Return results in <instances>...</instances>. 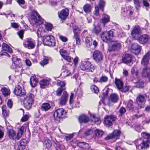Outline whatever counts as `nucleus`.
<instances>
[{"label": "nucleus", "instance_id": "32", "mask_svg": "<svg viewBox=\"0 0 150 150\" xmlns=\"http://www.w3.org/2000/svg\"><path fill=\"white\" fill-rule=\"evenodd\" d=\"M73 142H74L75 144H77V145L79 146L80 148H82L85 142H78L76 139H74L70 142V144L72 146H74V144L73 143Z\"/></svg>", "mask_w": 150, "mask_h": 150}, {"label": "nucleus", "instance_id": "3", "mask_svg": "<svg viewBox=\"0 0 150 150\" xmlns=\"http://www.w3.org/2000/svg\"><path fill=\"white\" fill-rule=\"evenodd\" d=\"M43 43L45 45L54 46L55 45V41L53 36L46 35L43 37Z\"/></svg>", "mask_w": 150, "mask_h": 150}, {"label": "nucleus", "instance_id": "13", "mask_svg": "<svg viewBox=\"0 0 150 150\" xmlns=\"http://www.w3.org/2000/svg\"><path fill=\"white\" fill-rule=\"evenodd\" d=\"M14 94L17 96H21L25 94V92L22 88L19 85H17L13 91Z\"/></svg>", "mask_w": 150, "mask_h": 150}, {"label": "nucleus", "instance_id": "63", "mask_svg": "<svg viewBox=\"0 0 150 150\" xmlns=\"http://www.w3.org/2000/svg\"><path fill=\"white\" fill-rule=\"evenodd\" d=\"M27 142L25 139H22L20 141V144L25 146L27 144Z\"/></svg>", "mask_w": 150, "mask_h": 150}, {"label": "nucleus", "instance_id": "25", "mask_svg": "<svg viewBox=\"0 0 150 150\" xmlns=\"http://www.w3.org/2000/svg\"><path fill=\"white\" fill-rule=\"evenodd\" d=\"M68 98V95L66 91H64L63 93V95L60 99L59 103L60 105H64L67 101Z\"/></svg>", "mask_w": 150, "mask_h": 150}, {"label": "nucleus", "instance_id": "58", "mask_svg": "<svg viewBox=\"0 0 150 150\" xmlns=\"http://www.w3.org/2000/svg\"><path fill=\"white\" fill-rule=\"evenodd\" d=\"M59 52L62 57L67 54V51L64 49H61L59 51Z\"/></svg>", "mask_w": 150, "mask_h": 150}, {"label": "nucleus", "instance_id": "30", "mask_svg": "<svg viewBox=\"0 0 150 150\" xmlns=\"http://www.w3.org/2000/svg\"><path fill=\"white\" fill-rule=\"evenodd\" d=\"M115 83L117 89L120 90L121 88L123 87V83L120 79L115 78Z\"/></svg>", "mask_w": 150, "mask_h": 150}, {"label": "nucleus", "instance_id": "12", "mask_svg": "<svg viewBox=\"0 0 150 150\" xmlns=\"http://www.w3.org/2000/svg\"><path fill=\"white\" fill-rule=\"evenodd\" d=\"M120 134V132L117 130H114L112 134H109L107 137L105 138L106 140H108L110 139H112L116 140L118 138Z\"/></svg>", "mask_w": 150, "mask_h": 150}, {"label": "nucleus", "instance_id": "50", "mask_svg": "<svg viewBox=\"0 0 150 150\" xmlns=\"http://www.w3.org/2000/svg\"><path fill=\"white\" fill-rule=\"evenodd\" d=\"M91 91L95 93H97L99 92L98 88L95 85H92L91 87Z\"/></svg>", "mask_w": 150, "mask_h": 150}, {"label": "nucleus", "instance_id": "39", "mask_svg": "<svg viewBox=\"0 0 150 150\" xmlns=\"http://www.w3.org/2000/svg\"><path fill=\"white\" fill-rule=\"evenodd\" d=\"M91 119L92 121L96 123L97 125L101 123V121L99 118L97 117L94 115H91Z\"/></svg>", "mask_w": 150, "mask_h": 150}, {"label": "nucleus", "instance_id": "23", "mask_svg": "<svg viewBox=\"0 0 150 150\" xmlns=\"http://www.w3.org/2000/svg\"><path fill=\"white\" fill-rule=\"evenodd\" d=\"M149 38V36L146 34H144L141 35L139 38L138 41L140 43L145 44L148 41Z\"/></svg>", "mask_w": 150, "mask_h": 150}, {"label": "nucleus", "instance_id": "6", "mask_svg": "<svg viewBox=\"0 0 150 150\" xmlns=\"http://www.w3.org/2000/svg\"><path fill=\"white\" fill-rule=\"evenodd\" d=\"M34 96L30 94L25 98L24 105L25 107L27 109H30L34 101Z\"/></svg>", "mask_w": 150, "mask_h": 150}, {"label": "nucleus", "instance_id": "48", "mask_svg": "<svg viewBox=\"0 0 150 150\" xmlns=\"http://www.w3.org/2000/svg\"><path fill=\"white\" fill-rule=\"evenodd\" d=\"M74 38L76 40V44L78 45H80L81 44V41L80 39L79 34L74 35Z\"/></svg>", "mask_w": 150, "mask_h": 150}, {"label": "nucleus", "instance_id": "53", "mask_svg": "<svg viewBox=\"0 0 150 150\" xmlns=\"http://www.w3.org/2000/svg\"><path fill=\"white\" fill-rule=\"evenodd\" d=\"M93 133V131L91 129H88V130H86L84 132V135L85 136H89Z\"/></svg>", "mask_w": 150, "mask_h": 150}, {"label": "nucleus", "instance_id": "42", "mask_svg": "<svg viewBox=\"0 0 150 150\" xmlns=\"http://www.w3.org/2000/svg\"><path fill=\"white\" fill-rule=\"evenodd\" d=\"M6 106L5 105L3 106L2 107V114L4 117H6L8 116L9 111L6 109Z\"/></svg>", "mask_w": 150, "mask_h": 150}, {"label": "nucleus", "instance_id": "43", "mask_svg": "<svg viewBox=\"0 0 150 150\" xmlns=\"http://www.w3.org/2000/svg\"><path fill=\"white\" fill-rule=\"evenodd\" d=\"M91 39L90 36L86 37L85 39V43L86 46L89 47L92 44L91 42Z\"/></svg>", "mask_w": 150, "mask_h": 150}, {"label": "nucleus", "instance_id": "17", "mask_svg": "<svg viewBox=\"0 0 150 150\" xmlns=\"http://www.w3.org/2000/svg\"><path fill=\"white\" fill-rule=\"evenodd\" d=\"M69 13V11L68 9H63L60 12H58L59 17L61 19L64 20L68 16Z\"/></svg>", "mask_w": 150, "mask_h": 150}, {"label": "nucleus", "instance_id": "60", "mask_svg": "<svg viewBox=\"0 0 150 150\" xmlns=\"http://www.w3.org/2000/svg\"><path fill=\"white\" fill-rule=\"evenodd\" d=\"M65 60L67 61V62H71V57L68 55L67 54V55L64 56L63 57Z\"/></svg>", "mask_w": 150, "mask_h": 150}, {"label": "nucleus", "instance_id": "10", "mask_svg": "<svg viewBox=\"0 0 150 150\" xmlns=\"http://www.w3.org/2000/svg\"><path fill=\"white\" fill-rule=\"evenodd\" d=\"M33 15L31 16L32 20H33L35 23L42 24L43 23L44 19H43L36 11H34L32 13Z\"/></svg>", "mask_w": 150, "mask_h": 150}, {"label": "nucleus", "instance_id": "51", "mask_svg": "<svg viewBox=\"0 0 150 150\" xmlns=\"http://www.w3.org/2000/svg\"><path fill=\"white\" fill-rule=\"evenodd\" d=\"M134 3L135 5V7L137 10H139L140 8V4L138 0H134Z\"/></svg>", "mask_w": 150, "mask_h": 150}, {"label": "nucleus", "instance_id": "2", "mask_svg": "<svg viewBox=\"0 0 150 150\" xmlns=\"http://www.w3.org/2000/svg\"><path fill=\"white\" fill-rule=\"evenodd\" d=\"M80 67L82 70L87 72H93L95 69L94 66L88 61H82Z\"/></svg>", "mask_w": 150, "mask_h": 150}, {"label": "nucleus", "instance_id": "18", "mask_svg": "<svg viewBox=\"0 0 150 150\" xmlns=\"http://www.w3.org/2000/svg\"><path fill=\"white\" fill-rule=\"evenodd\" d=\"M131 49L132 52L137 54L140 52L141 47L137 43H134L132 45Z\"/></svg>", "mask_w": 150, "mask_h": 150}, {"label": "nucleus", "instance_id": "26", "mask_svg": "<svg viewBox=\"0 0 150 150\" xmlns=\"http://www.w3.org/2000/svg\"><path fill=\"white\" fill-rule=\"evenodd\" d=\"M141 33V29L138 26H135L131 32V35L133 37H135L136 35H139Z\"/></svg>", "mask_w": 150, "mask_h": 150}, {"label": "nucleus", "instance_id": "20", "mask_svg": "<svg viewBox=\"0 0 150 150\" xmlns=\"http://www.w3.org/2000/svg\"><path fill=\"white\" fill-rule=\"evenodd\" d=\"M8 130V134L9 138L12 139H14L16 138V133L12 129L11 127H9L8 128V127L7 128Z\"/></svg>", "mask_w": 150, "mask_h": 150}, {"label": "nucleus", "instance_id": "41", "mask_svg": "<svg viewBox=\"0 0 150 150\" xmlns=\"http://www.w3.org/2000/svg\"><path fill=\"white\" fill-rule=\"evenodd\" d=\"M92 7L91 6L88 4H86L83 7V10L86 13L90 12Z\"/></svg>", "mask_w": 150, "mask_h": 150}, {"label": "nucleus", "instance_id": "61", "mask_svg": "<svg viewBox=\"0 0 150 150\" xmlns=\"http://www.w3.org/2000/svg\"><path fill=\"white\" fill-rule=\"evenodd\" d=\"M127 12L128 16H131L133 14V11L129 7L127 8Z\"/></svg>", "mask_w": 150, "mask_h": 150}, {"label": "nucleus", "instance_id": "37", "mask_svg": "<svg viewBox=\"0 0 150 150\" xmlns=\"http://www.w3.org/2000/svg\"><path fill=\"white\" fill-rule=\"evenodd\" d=\"M110 21L109 16L107 15L104 14L103 15L102 22L104 26L105 24Z\"/></svg>", "mask_w": 150, "mask_h": 150}, {"label": "nucleus", "instance_id": "46", "mask_svg": "<svg viewBox=\"0 0 150 150\" xmlns=\"http://www.w3.org/2000/svg\"><path fill=\"white\" fill-rule=\"evenodd\" d=\"M121 15L124 18H126L128 16L127 8L122 9Z\"/></svg>", "mask_w": 150, "mask_h": 150}, {"label": "nucleus", "instance_id": "21", "mask_svg": "<svg viewBox=\"0 0 150 150\" xmlns=\"http://www.w3.org/2000/svg\"><path fill=\"white\" fill-rule=\"evenodd\" d=\"M138 71L136 68H133L131 70V74L132 76L136 79V81H135L132 80L133 82L135 83H137L139 82V79H138Z\"/></svg>", "mask_w": 150, "mask_h": 150}, {"label": "nucleus", "instance_id": "14", "mask_svg": "<svg viewBox=\"0 0 150 150\" xmlns=\"http://www.w3.org/2000/svg\"><path fill=\"white\" fill-rule=\"evenodd\" d=\"M150 58V52L149 51L143 56L141 61L142 65L146 66L149 63Z\"/></svg>", "mask_w": 150, "mask_h": 150}, {"label": "nucleus", "instance_id": "38", "mask_svg": "<svg viewBox=\"0 0 150 150\" xmlns=\"http://www.w3.org/2000/svg\"><path fill=\"white\" fill-rule=\"evenodd\" d=\"M51 106L48 103H43L41 105V109L42 110L45 111H47L50 109Z\"/></svg>", "mask_w": 150, "mask_h": 150}, {"label": "nucleus", "instance_id": "31", "mask_svg": "<svg viewBox=\"0 0 150 150\" xmlns=\"http://www.w3.org/2000/svg\"><path fill=\"white\" fill-rule=\"evenodd\" d=\"M142 76L144 77H148L149 78L150 77V69L144 68L143 69L142 72Z\"/></svg>", "mask_w": 150, "mask_h": 150}, {"label": "nucleus", "instance_id": "1", "mask_svg": "<svg viewBox=\"0 0 150 150\" xmlns=\"http://www.w3.org/2000/svg\"><path fill=\"white\" fill-rule=\"evenodd\" d=\"M141 135L144 137L142 140L141 139H139L135 142L136 148L139 150L145 149L149 146H150V134L143 132L141 133Z\"/></svg>", "mask_w": 150, "mask_h": 150}, {"label": "nucleus", "instance_id": "64", "mask_svg": "<svg viewBox=\"0 0 150 150\" xmlns=\"http://www.w3.org/2000/svg\"><path fill=\"white\" fill-rule=\"evenodd\" d=\"M29 118V116L27 115H24L22 118L21 120L22 122H25L27 121Z\"/></svg>", "mask_w": 150, "mask_h": 150}, {"label": "nucleus", "instance_id": "62", "mask_svg": "<svg viewBox=\"0 0 150 150\" xmlns=\"http://www.w3.org/2000/svg\"><path fill=\"white\" fill-rule=\"evenodd\" d=\"M73 136L74 135L73 134H68L65 137V139L67 141L69 140L73 137Z\"/></svg>", "mask_w": 150, "mask_h": 150}, {"label": "nucleus", "instance_id": "45", "mask_svg": "<svg viewBox=\"0 0 150 150\" xmlns=\"http://www.w3.org/2000/svg\"><path fill=\"white\" fill-rule=\"evenodd\" d=\"M73 30L74 33V35L79 34L80 32L78 27L76 25L74 26L73 27Z\"/></svg>", "mask_w": 150, "mask_h": 150}, {"label": "nucleus", "instance_id": "27", "mask_svg": "<svg viewBox=\"0 0 150 150\" xmlns=\"http://www.w3.org/2000/svg\"><path fill=\"white\" fill-rule=\"evenodd\" d=\"M38 81L37 78L35 76H31L30 78V83L32 87H35L38 83Z\"/></svg>", "mask_w": 150, "mask_h": 150}, {"label": "nucleus", "instance_id": "24", "mask_svg": "<svg viewBox=\"0 0 150 150\" xmlns=\"http://www.w3.org/2000/svg\"><path fill=\"white\" fill-rule=\"evenodd\" d=\"M79 120L80 123H85L89 121V118L88 116L85 114H82L79 116Z\"/></svg>", "mask_w": 150, "mask_h": 150}, {"label": "nucleus", "instance_id": "47", "mask_svg": "<svg viewBox=\"0 0 150 150\" xmlns=\"http://www.w3.org/2000/svg\"><path fill=\"white\" fill-rule=\"evenodd\" d=\"M105 5V2L103 0H100L98 3V6L102 11Z\"/></svg>", "mask_w": 150, "mask_h": 150}, {"label": "nucleus", "instance_id": "34", "mask_svg": "<svg viewBox=\"0 0 150 150\" xmlns=\"http://www.w3.org/2000/svg\"><path fill=\"white\" fill-rule=\"evenodd\" d=\"M43 59L40 62V64L42 66H44L47 64L49 62V61L50 59V57L45 56H43Z\"/></svg>", "mask_w": 150, "mask_h": 150}, {"label": "nucleus", "instance_id": "40", "mask_svg": "<svg viewBox=\"0 0 150 150\" xmlns=\"http://www.w3.org/2000/svg\"><path fill=\"white\" fill-rule=\"evenodd\" d=\"M1 91L3 95L5 96H7L10 94V90L7 88L5 87L2 88Z\"/></svg>", "mask_w": 150, "mask_h": 150}, {"label": "nucleus", "instance_id": "56", "mask_svg": "<svg viewBox=\"0 0 150 150\" xmlns=\"http://www.w3.org/2000/svg\"><path fill=\"white\" fill-rule=\"evenodd\" d=\"M42 28H38V30L37 31V34L38 37H42Z\"/></svg>", "mask_w": 150, "mask_h": 150}, {"label": "nucleus", "instance_id": "54", "mask_svg": "<svg viewBox=\"0 0 150 150\" xmlns=\"http://www.w3.org/2000/svg\"><path fill=\"white\" fill-rule=\"evenodd\" d=\"M108 79L107 77L105 76H102L100 78V81H99L100 82H106Z\"/></svg>", "mask_w": 150, "mask_h": 150}, {"label": "nucleus", "instance_id": "22", "mask_svg": "<svg viewBox=\"0 0 150 150\" xmlns=\"http://www.w3.org/2000/svg\"><path fill=\"white\" fill-rule=\"evenodd\" d=\"M12 61L16 67H21L22 65L21 60L16 57H12Z\"/></svg>", "mask_w": 150, "mask_h": 150}, {"label": "nucleus", "instance_id": "49", "mask_svg": "<svg viewBox=\"0 0 150 150\" xmlns=\"http://www.w3.org/2000/svg\"><path fill=\"white\" fill-rule=\"evenodd\" d=\"M126 111V109L125 108L122 107H121L120 108L119 111V112L120 113L119 116H122L125 113Z\"/></svg>", "mask_w": 150, "mask_h": 150}, {"label": "nucleus", "instance_id": "44", "mask_svg": "<svg viewBox=\"0 0 150 150\" xmlns=\"http://www.w3.org/2000/svg\"><path fill=\"white\" fill-rule=\"evenodd\" d=\"M101 29L100 27L98 25L97 26H94V28L93 30V32L96 35H98L99 33L100 32Z\"/></svg>", "mask_w": 150, "mask_h": 150}, {"label": "nucleus", "instance_id": "7", "mask_svg": "<svg viewBox=\"0 0 150 150\" xmlns=\"http://www.w3.org/2000/svg\"><path fill=\"white\" fill-rule=\"evenodd\" d=\"M117 117L114 115H106L104 118V124L106 126L110 127L112 125V122L117 120Z\"/></svg>", "mask_w": 150, "mask_h": 150}, {"label": "nucleus", "instance_id": "5", "mask_svg": "<svg viewBox=\"0 0 150 150\" xmlns=\"http://www.w3.org/2000/svg\"><path fill=\"white\" fill-rule=\"evenodd\" d=\"M67 112V111L63 108L57 109L54 114V120L59 121L60 119L65 116Z\"/></svg>", "mask_w": 150, "mask_h": 150}, {"label": "nucleus", "instance_id": "36", "mask_svg": "<svg viewBox=\"0 0 150 150\" xmlns=\"http://www.w3.org/2000/svg\"><path fill=\"white\" fill-rule=\"evenodd\" d=\"M103 131L98 129L96 130L95 131V134L93 135V137L95 139H98V138L101 137L103 135Z\"/></svg>", "mask_w": 150, "mask_h": 150}, {"label": "nucleus", "instance_id": "11", "mask_svg": "<svg viewBox=\"0 0 150 150\" xmlns=\"http://www.w3.org/2000/svg\"><path fill=\"white\" fill-rule=\"evenodd\" d=\"M93 59L97 63H99L103 60V55L100 51L96 50L94 51L93 53Z\"/></svg>", "mask_w": 150, "mask_h": 150}, {"label": "nucleus", "instance_id": "33", "mask_svg": "<svg viewBox=\"0 0 150 150\" xmlns=\"http://www.w3.org/2000/svg\"><path fill=\"white\" fill-rule=\"evenodd\" d=\"M25 127L23 126L19 129L16 136V139L19 140L22 137L24 133Z\"/></svg>", "mask_w": 150, "mask_h": 150}, {"label": "nucleus", "instance_id": "9", "mask_svg": "<svg viewBox=\"0 0 150 150\" xmlns=\"http://www.w3.org/2000/svg\"><path fill=\"white\" fill-rule=\"evenodd\" d=\"M35 42L31 38H27L23 42V45L25 47L29 49H33L35 47Z\"/></svg>", "mask_w": 150, "mask_h": 150}, {"label": "nucleus", "instance_id": "16", "mask_svg": "<svg viewBox=\"0 0 150 150\" xmlns=\"http://www.w3.org/2000/svg\"><path fill=\"white\" fill-rule=\"evenodd\" d=\"M136 101L138 106L141 108L144 107L145 100L144 96L139 95L136 99Z\"/></svg>", "mask_w": 150, "mask_h": 150}, {"label": "nucleus", "instance_id": "4", "mask_svg": "<svg viewBox=\"0 0 150 150\" xmlns=\"http://www.w3.org/2000/svg\"><path fill=\"white\" fill-rule=\"evenodd\" d=\"M115 32L112 30L107 32H103L100 35L103 41L107 42L110 40L114 37Z\"/></svg>", "mask_w": 150, "mask_h": 150}, {"label": "nucleus", "instance_id": "35", "mask_svg": "<svg viewBox=\"0 0 150 150\" xmlns=\"http://www.w3.org/2000/svg\"><path fill=\"white\" fill-rule=\"evenodd\" d=\"M2 48L3 51H7L10 53H11L13 52L11 48L5 43H3Z\"/></svg>", "mask_w": 150, "mask_h": 150}, {"label": "nucleus", "instance_id": "19", "mask_svg": "<svg viewBox=\"0 0 150 150\" xmlns=\"http://www.w3.org/2000/svg\"><path fill=\"white\" fill-rule=\"evenodd\" d=\"M123 63L128 64L131 63L132 60V56L129 54H126L123 55L122 59Z\"/></svg>", "mask_w": 150, "mask_h": 150}, {"label": "nucleus", "instance_id": "8", "mask_svg": "<svg viewBox=\"0 0 150 150\" xmlns=\"http://www.w3.org/2000/svg\"><path fill=\"white\" fill-rule=\"evenodd\" d=\"M121 47V45L120 42L117 41H113L111 45L109 46L108 51L109 52H115L120 50Z\"/></svg>", "mask_w": 150, "mask_h": 150}, {"label": "nucleus", "instance_id": "29", "mask_svg": "<svg viewBox=\"0 0 150 150\" xmlns=\"http://www.w3.org/2000/svg\"><path fill=\"white\" fill-rule=\"evenodd\" d=\"M49 84V80L47 79L42 80L40 82V87L41 88H43L46 87Z\"/></svg>", "mask_w": 150, "mask_h": 150}, {"label": "nucleus", "instance_id": "57", "mask_svg": "<svg viewBox=\"0 0 150 150\" xmlns=\"http://www.w3.org/2000/svg\"><path fill=\"white\" fill-rule=\"evenodd\" d=\"M57 85L58 86L61 87V88H63L65 85V83L63 81H62L60 80H58L57 81Z\"/></svg>", "mask_w": 150, "mask_h": 150}, {"label": "nucleus", "instance_id": "28", "mask_svg": "<svg viewBox=\"0 0 150 150\" xmlns=\"http://www.w3.org/2000/svg\"><path fill=\"white\" fill-rule=\"evenodd\" d=\"M119 98L118 95L116 93H114L110 95L109 100L112 102L115 103L117 102Z\"/></svg>", "mask_w": 150, "mask_h": 150}, {"label": "nucleus", "instance_id": "55", "mask_svg": "<svg viewBox=\"0 0 150 150\" xmlns=\"http://www.w3.org/2000/svg\"><path fill=\"white\" fill-rule=\"evenodd\" d=\"M46 29L48 31H51L52 28V24L47 23L45 25Z\"/></svg>", "mask_w": 150, "mask_h": 150}, {"label": "nucleus", "instance_id": "59", "mask_svg": "<svg viewBox=\"0 0 150 150\" xmlns=\"http://www.w3.org/2000/svg\"><path fill=\"white\" fill-rule=\"evenodd\" d=\"M129 89V87L127 86H126L124 87L121 88V89H120L119 90L122 92H126L128 91Z\"/></svg>", "mask_w": 150, "mask_h": 150}, {"label": "nucleus", "instance_id": "52", "mask_svg": "<svg viewBox=\"0 0 150 150\" xmlns=\"http://www.w3.org/2000/svg\"><path fill=\"white\" fill-rule=\"evenodd\" d=\"M65 90V88H59L56 91V95L57 96H60L62 91Z\"/></svg>", "mask_w": 150, "mask_h": 150}, {"label": "nucleus", "instance_id": "15", "mask_svg": "<svg viewBox=\"0 0 150 150\" xmlns=\"http://www.w3.org/2000/svg\"><path fill=\"white\" fill-rule=\"evenodd\" d=\"M127 110L132 112H138V110L134 107V103L132 100H129L127 102L126 105Z\"/></svg>", "mask_w": 150, "mask_h": 150}]
</instances>
